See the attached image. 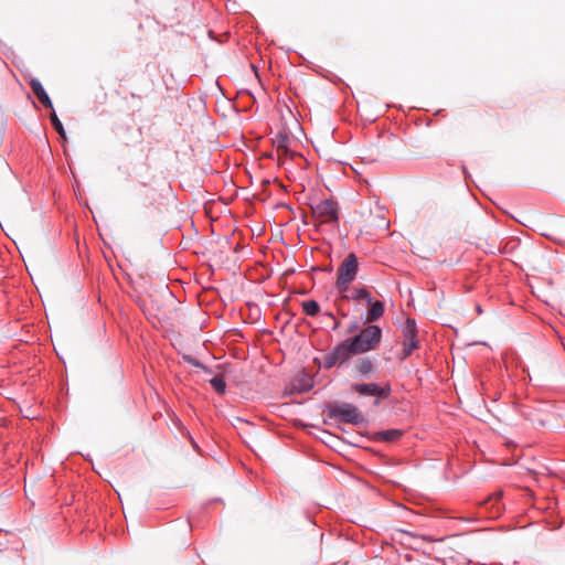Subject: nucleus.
<instances>
[{"instance_id": "f257e3e1", "label": "nucleus", "mask_w": 565, "mask_h": 565, "mask_svg": "<svg viewBox=\"0 0 565 565\" xmlns=\"http://www.w3.org/2000/svg\"><path fill=\"white\" fill-rule=\"evenodd\" d=\"M382 338L380 327L371 324L361 330V332L352 338L345 339L333 348L332 351L322 358V366L331 369L335 365H343L353 355L366 353L375 350Z\"/></svg>"}, {"instance_id": "f03ea898", "label": "nucleus", "mask_w": 565, "mask_h": 565, "mask_svg": "<svg viewBox=\"0 0 565 565\" xmlns=\"http://www.w3.org/2000/svg\"><path fill=\"white\" fill-rule=\"evenodd\" d=\"M311 221L310 223L319 230L323 225L337 227L340 221V206L338 202L332 199L320 200L310 204Z\"/></svg>"}, {"instance_id": "7ed1b4c3", "label": "nucleus", "mask_w": 565, "mask_h": 565, "mask_svg": "<svg viewBox=\"0 0 565 565\" xmlns=\"http://www.w3.org/2000/svg\"><path fill=\"white\" fill-rule=\"evenodd\" d=\"M330 418L339 419L340 422L360 425L363 423V416L359 408L350 403H341L331 405L328 409Z\"/></svg>"}, {"instance_id": "20e7f679", "label": "nucleus", "mask_w": 565, "mask_h": 565, "mask_svg": "<svg viewBox=\"0 0 565 565\" xmlns=\"http://www.w3.org/2000/svg\"><path fill=\"white\" fill-rule=\"evenodd\" d=\"M358 258L354 254H349L338 268L337 287L340 292L347 291L349 284L355 278L358 273Z\"/></svg>"}, {"instance_id": "39448f33", "label": "nucleus", "mask_w": 565, "mask_h": 565, "mask_svg": "<svg viewBox=\"0 0 565 565\" xmlns=\"http://www.w3.org/2000/svg\"><path fill=\"white\" fill-rule=\"evenodd\" d=\"M416 324L412 319H407L403 327V337H404V359L409 356L412 352L417 348L416 341Z\"/></svg>"}, {"instance_id": "423d86ee", "label": "nucleus", "mask_w": 565, "mask_h": 565, "mask_svg": "<svg viewBox=\"0 0 565 565\" xmlns=\"http://www.w3.org/2000/svg\"><path fill=\"white\" fill-rule=\"evenodd\" d=\"M352 387L361 395H376L380 398H386L391 393L390 386L380 387L375 383L354 384Z\"/></svg>"}, {"instance_id": "0eeeda50", "label": "nucleus", "mask_w": 565, "mask_h": 565, "mask_svg": "<svg viewBox=\"0 0 565 565\" xmlns=\"http://www.w3.org/2000/svg\"><path fill=\"white\" fill-rule=\"evenodd\" d=\"M29 84H30V86L32 88L33 94L39 99V102L44 107L52 108L53 107L52 102H51L49 95L46 94L45 89L43 88L42 84L40 83V81H38L36 78H32L29 82Z\"/></svg>"}, {"instance_id": "6e6552de", "label": "nucleus", "mask_w": 565, "mask_h": 565, "mask_svg": "<svg viewBox=\"0 0 565 565\" xmlns=\"http://www.w3.org/2000/svg\"><path fill=\"white\" fill-rule=\"evenodd\" d=\"M354 370L358 374L366 376L374 371V363L370 358H360L354 362Z\"/></svg>"}, {"instance_id": "1a4fd4ad", "label": "nucleus", "mask_w": 565, "mask_h": 565, "mask_svg": "<svg viewBox=\"0 0 565 565\" xmlns=\"http://www.w3.org/2000/svg\"><path fill=\"white\" fill-rule=\"evenodd\" d=\"M371 307H370V310L367 312V316H366V321L367 322H373L377 319H380L383 313H384V305L383 302L381 301H371V303H369Z\"/></svg>"}, {"instance_id": "9d476101", "label": "nucleus", "mask_w": 565, "mask_h": 565, "mask_svg": "<svg viewBox=\"0 0 565 565\" xmlns=\"http://www.w3.org/2000/svg\"><path fill=\"white\" fill-rule=\"evenodd\" d=\"M278 154L288 153L289 137L286 134H278L273 140Z\"/></svg>"}, {"instance_id": "9b49d317", "label": "nucleus", "mask_w": 565, "mask_h": 565, "mask_svg": "<svg viewBox=\"0 0 565 565\" xmlns=\"http://www.w3.org/2000/svg\"><path fill=\"white\" fill-rule=\"evenodd\" d=\"M302 309L308 316H316L320 311V306L316 300H306L302 302Z\"/></svg>"}, {"instance_id": "f8f14e48", "label": "nucleus", "mask_w": 565, "mask_h": 565, "mask_svg": "<svg viewBox=\"0 0 565 565\" xmlns=\"http://www.w3.org/2000/svg\"><path fill=\"white\" fill-rule=\"evenodd\" d=\"M351 298L356 301L365 300L367 303H371L372 301V296L365 288L353 290Z\"/></svg>"}, {"instance_id": "ddd939ff", "label": "nucleus", "mask_w": 565, "mask_h": 565, "mask_svg": "<svg viewBox=\"0 0 565 565\" xmlns=\"http://www.w3.org/2000/svg\"><path fill=\"white\" fill-rule=\"evenodd\" d=\"M402 436V431L398 429L383 430L379 433V437L385 441L397 440Z\"/></svg>"}, {"instance_id": "4468645a", "label": "nucleus", "mask_w": 565, "mask_h": 565, "mask_svg": "<svg viewBox=\"0 0 565 565\" xmlns=\"http://www.w3.org/2000/svg\"><path fill=\"white\" fill-rule=\"evenodd\" d=\"M210 384L218 394L225 393L226 384H225L223 376L218 375V376L213 377L210 381Z\"/></svg>"}, {"instance_id": "2eb2a0df", "label": "nucleus", "mask_w": 565, "mask_h": 565, "mask_svg": "<svg viewBox=\"0 0 565 565\" xmlns=\"http://www.w3.org/2000/svg\"><path fill=\"white\" fill-rule=\"evenodd\" d=\"M50 118H51V122H52L53 127L58 132V135L61 137L65 138V130H64V127H63L61 120L58 119L57 115L53 111L51 114Z\"/></svg>"}, {"instance_id": "dca6fc26", "label": "nucleus", "mask_w": 565, "mask_h": 565, "mask_svg": "<svg viewBox=\"0 0 565 565\" xmlns=\"http://www.w3.org/2000/svg\"><path fill=\"white\" fill-rule=\"evenodd\" d=\"M356 330H358V326H356V324H353V326H351V327L348 329V332H349V333H354Z\"/></svg>"}, {"instance_id": "f3484780", "label": "nucleus", "mask_w": 565, "mask_h": 565, "mask_svg": "<svg viewBox=\"0 0 565 565\" xmlns=\"http://www.w3.org/2000/svg\"><path fill=\"white\" fill-rule=\"evenodd\" d=\"M333 326H332V330H337L339 327H340V321H338L337 319H333Z\"/></svg>"}, {"instance_id": "a211bd4d", "label": "nucleus", "mask_w": 565, "mask_h": 565, "mask_svg": "<svg viewBox=\"0 0 565 565\" xmlns=\"http://www.w3.org/2000/svg\"><path fill=\"white\" fill-rule=\"evenodd\" d=\"M500 498H501V493H495L493 497H490V499H489V500H492V499L498 500V499H500Z\"/></svg>"}, {"instance_id": "6ab92c4d", "label": "nucleus", "mask_w": 565, "mask_h": 565, "mask_svg": "<svg viewBox=\"0 0 565 565\" xmlns=\"http://www.w3.org/2000/svg\"><path fill=\"white\" fill-rule=\"evenodd\" d=\"M324 315H326L328 318H330V319H334V317H333V315H332L331 312H326Z\"/></svg>"}, {"instance_id": "aec40b11", "label": "nucleus", "mask_w": 565, "mask_h": 565, "mask_svg": "<svg viewBox=\"0 0 565 565\" xmlns=\"http://www.w3.org/2000/svg\"><path fill=\"white\" fill-rule=\"evenodd\" d=\"M131 97H132V98H136V97H137V95H136L135 93H131Z\"/></svg>"}]
</instances>
